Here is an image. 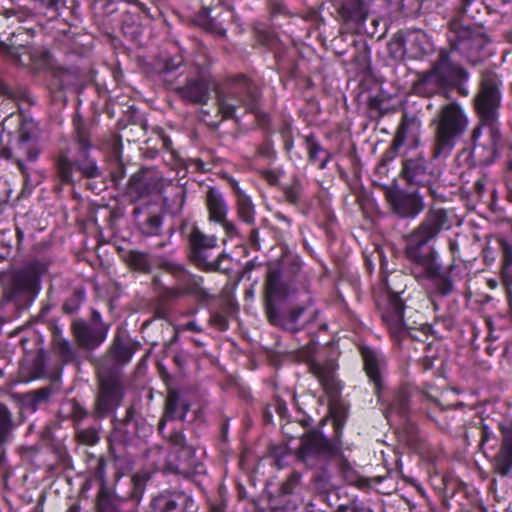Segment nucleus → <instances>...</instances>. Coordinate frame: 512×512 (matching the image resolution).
<instances>
[{"mask_svg":"<svg viewBox=\"0 0 512 512\" xmlns=\"http://www.w3.org/2000/svg\"><path fill=\"white\" fill-rule=\"evenodd\" d=\"M449 217L443 208H431L424 219L406 236L404 254L409 263V270L418 281L432 279L440 270L438 253L427 244L437 238L444 229H449Z\"/></svg>","mask_w":512,"mask_h":512,"instance_id":"f257e3e1","label":"nucleus"},{"mask_svg":"<svg viewBox=\"0 0 512 512\" xmlns=\"http://www.w3.org/2000/svg\"><path fill=\"white\" fill-rule=\"evenodd\" d=\"M215 92L218 111L223 119L233 118L240 108L247 112H254L257 108V86L243 75L230 79Z\"/></svg>","mask_w":512,"mask_h":512,"instance_id":"f03ea898","label":"nucleus"},{"mask_svg":"<svg viewBox=\"0 0 512 512\" xmlns=\"http://www.w3.org/2000/svg\"><path fill=\"white\" fill-rule=\"evenodd\" d=\"M75 144L77 145V157L75 163L71 162L68 155L62 153L56 162L57 175L63 183H73V169H76L85 178H98L101 171L94 159L89 155L91 143L89 135L82 123L75 120Z\"/></svg>","mask_w":512,"mask_h":512,"instance_id":"7ed1b4c3","label":"nucleus"},{"mask_svg":"<svg viewBox=\"0 0 512 512\" xmlns=\"http://www.w3.org/2000/svg\"><path fill=\"white\" fill-rule=\"evenodd\" d=\"M468 123L467 115L460 105L449 103L443 106L436 129L433 157L448 156L455 146L456 138L466 131Z\"/></svg>","mask_w":512,"mask_h":512,"instance_id":"20e7f679","label":"nucleus"},{"mask_svg":"<svg viewBox=\"0 0 512 512\" xmlns=\"http://www.w3.org/2000/svg\"><path fill=\"white\" fill-rule=\"evenodd\" d=\"M502 76L493 69L481 72L478 91L473 99L479 122L499 123L502 102Z\"/></svg>","mask_w":512,"mask_h":512,"instance_id":"39448f33","label":"nucleus"},{"mask_svg":"<svg viewBox=\"0 0 512 512\" xmlns=\"http://www.w3.org/2000/svg\"><path fill=\"white\" fill-rule=\"evenodd\" d=\"M469 73L460 65L455 64L450 59V54L440 51L432 68L421 75L416 85L418 92L433 94L437 89L454 85L458 82L467 81Z\"/></svg>","mask_w":512,"mask_h":512,"instance_id":"423d86ee","label":"nucleus"},{"mask_svg":"<svg viewBox=\"0 0 512 512\" xmlns=\"http://www.w3.org/2000/svg\"><path fill=\"white\" fill-rule=\"evenodd\" d=\"M401 275H396L392 279L386 280L388 290L387 303L381 311L382 320L387 327L393 340L400 344L407 337H413L411 328L403 321L404 300L401 295L405 292V285L397 286V282L402 280Z\"/></svg>","mask_w":512,"mask_h":512,"instance_id":"0eeeda50","label":"nucleus"},{"mask_svg":"<svg viewBox=\"0 0 512 512\" xmlns=\"http://www.w3.org/2000/svg\"><path fill=\"white\" fill-rule=\"evenodd\" d=\"M301 290L304 296L301 305L292 306L287 312H281L277 307L270 306L268 308V315L266 316L271 325L296 333L316 317L313 299L309 293L308 281L301 283Z\"/></svg>","mask_w":512,"mask_h":512,"instance_id":"6e6552de","label":"nucleus"},{"mask_svg":"<svg viewBox=\"0 0 512 512\" xmlns=\"http://www.w3.org/2000/svg\"><path fill=\"white\" fill-rule=\"evenodd\" d=\"M448 39L452 50L460 52L472 65H477L484 59L483 50L487 39L479 31L472 30L459 22H452Z\"/></svg>","mask_w":512,"mask_h":512,"instance_id":"1a4fd4ad","label":"nucleus"},{"mask_svg":"<svg viewBox=\"0 0 512 512\" xmlns=\"http://www.w3.org/2000/svg\"><path fill=\"white\" fill-rule=\"evenodd\" d=\"M502 135L500 123L479 122L472 134V156L481 165H489L498 156Z\"/></svg>","mask_w":512,"mask_h":512,"instance_id":"9d476101","label":"nucleus"},{"mask_svg":"<svg viewBox=\"0 0 512 512\" xmlns=\"http://www.w3.org/2000/svg\"><path fill=\"white\" fill-rule=\"evenodd\" d=\"M303 281H307L305 277L288 279L278 269L270 268L265 278L266 315H268V308L270 306L276 307V302L295 298L299 294L303 295L301 290V283Z\"/></svg>","mask_w":512,"mask_h":512,"instance_id":"9b49d317","label":"nucleus"},{"mask_svg":"<svg viewBox=\"0 0 512 512\" xmlns=\"http://www.w3.org/2000/svg\"><path fill=\"white\" fill-rule=\"evenodd\" d=\"M124 395L125 391L119 375L100 374L93 417L96 419H102L108 416L122 404Z\"/></svg>","mask_w":512,"mask_h":512,"instance_id":"f8f14e48","label":"nucleus"},{"mask_svg":"<svg viewBox=\"0 0 512 512\" xmlns=\"http://www.w3.org/2000/svg\"><path fill=\"white\" fill-rule=\"evenodd\" d=\"M191 258L197 266L204 270H217L219 261L224 255L220 254L216 259H211L212 251L217 247V238L206 235L197 227H194L189 236Z\"/></svg>","mask_w":512,"mask_h":512,"instance_id":"ddd939ff","label":"nucleus"},{"mask_svg":"<svg viewBox=\"0 0 512 512\" xmlns=\"http://www.w3.org/2000/svg\"><path fill=\"white\" fill-rule=\"evenodd\" d=\"M335 452L336 447L324 435L313 431L302 437L297 457L307 466H314L316 460Z\"/></svg>","mask_w":512,"mask_h":512,"instance_id":"4468645a","label":"nucleus"},{"mask_svg":"<svg viewBox=\"0 0 512 512\" xmlns=\"http://www.w3.org/2000/svg\"><path fill=\"white\" fill-rule=\"evenodd\" d=\"M171 448H157L151 450V454L158 456V469H166L179 472L182 465V457L189 456L191 449L185 445V438L181 432H175L170 436Z\"/></svg>","mask_w":512,"mask_h":512,"instance_id":"2eb2a0df","label":"nucleus"},{"mask_svg":"<svg viewBox=\"0 0 512 512\" xmlns=\"http://www.w3.org/2000/svg\"><path fill=\"white\" fill-rule=\"evenodd\" d=\"M386 199L393 212L402 218H415L424 209L422 196L418 192L388 189Z\"/></svg>","mask_w":512,"mask_h":512,"instance_id":"dca6fc26","label":"nucleus"},{"mask_svg":"<svg viewBox=\"0 0 512 512\" xmlns=\"http://www.w3.org/2000/svg\"><path fill=\"white\" fill-rule=\"evenodd\" d=\"M41 266L31 263L14 271L10 276L9 289L12 295L20 293L36 294L40 290Z\"/></svg>","mask_w":512,"mask_h":512,"instance_id":"f3484780","label":"nucleus"},{"mask_svg":"<svg viewBox=\"0 0 512 512\" xmlns=\"http://www.w3.org/2000/svg\"><path fill=\"white\" fill-rule=\"evenodd\" d=\"M72 330L81 347L94 349L105 341L109 331V326H93L84 321H75L72 324Z\"/></svg>","mask_w":512,"mask_h":512,"instance_id":"a211bd4d","label":"nucleus"},{"mask_svg":"<svg viewBox=\"0 0 512 512\" xmlns=\"http://www.w3.org/2000/svg\"><path fill=\"white\" fill-rule=\"evenodd\" d=\"M133 218L145 235H157L162 225V217L158 205L145 203L133 210Z\"/></svg>","mask_w":512,"mask_h":512,"instance_id":"6ab92c4d","label":"nucleus"},{"mask_svg":"<svg viewBox=\"0 0 512 512\" xmlns=\"http://www.w3.org/2000/svg\"><path fill=\"white\" fill-rule=\"evenodd\" d=\"M212 82L207 77L189 79L185 85L177 87L176 92L187 103L206 104L210 98Z\"/></svg>","mask_w":512,"mask_h":512,"instance_id":"aec40b11","label":"nucleus"},{"mask_svg":"<svg viewBox=\"0 0 512 512\" xmlns=\"http://www.w3.org/2000/svg\"><path fill=\"white\" fill-rule=\"evenodd\" d=\"M309 369L327 394L331 396L338 394L340 387L336 378L337 365L334 361L311 362Z\"/></svg>","mask_w":512,"mask_h":512,"instance_id":"412c9836","label":"nucleus"},{"mask_svg":"<svg viewBox=\"0 0 512 512\" xmlns=\"http://www.w3.org/2000/svg\"><path fill=\"white\" fill-rule=\"evenodd\" d=\"M405 51L413 59H422L433 52V45L424 31L410 30L406 35Z\"/></svg>","mask_w":512,"mask_h":512,"instance_id":"4be33fe9","label":"nucleus"},{"mask_svg":"<svg viewBox=\"0 0 512 512\" xmlns=\"http://www.w3.org/2000/svg\"><path fill=\"white\" fill-rule=\"evenodd\" d=\"M362 357L365 372L370 382L374 384L376 392H379L382 388V373L385 369L384 359L370 348H362Z\"/></svg>","mask_w":512,"mask_h":512,"instance_id":"5701e85b","label":"nucleus"},{"mask_svg":"<svg viewBox=\"0 0 512 512\" xmlns=\"http://www.w3.org/2000/svg\"><path fill=\"white\" fill-rule=\"evenodd\" d=\"M164 268L176 278V284L185 295L198 293L201 279L186 271L181 265L166 262Z\"/></svg>","mask_w":512,"mask_h":512,"instance_id":"b1692460","label":"nucleus"},{"mask_svg":"<svg viewBox=\"0 0 512 512\" xmlns=\"http://www.w3.org/2000/svg\"><path fill=\"white\" fill-rule=\"evenodd\" d=\"M402 174L411 184L425 185L429 182L426 160L421 156L405 160Z\"/></svg>","mask_w":512,"mask_h":512,"instance_id":"393cba45","label":"nucleus"},{"mask_svg":"<svg viewBox=\"0 0 512 512\" xmlns=\"http://www.w3.org/2000/svg\"><path fill=\"white\" fill-rule=\"evenodd\" d=\"M205 204L212 222H223L227 217L228 207L223 194L215 187H209L206 192Z\"/></svg>","mask_w":512,"mask_h":512,"instance_id":"a878e982","label":"nucleus"},{"mask_svg":"<svg viewBox=\"0 0 512 512\" xmlns=\"http://www.w3.org/2000/svg\"><path fill=\"white\" fill-rule=\"evenodd\" d=\"M135 350V345L126 332L117 331L110 348L114 360L119 364H126L131 360Z\"/></svg>","mask_w":512,"mask_h":512,"instance_id":"bb28decb","label":"nucleus"},{"mask_svg":"<svg viewBox=\"0 0 512 512\" xmlns=\"http://www.w3.org/2000/svg\"><path fill=\"white\" fill-rule=\"evenodd\" d=\"M493 469L501 476L512 470V433H505L499 452L493 460Z\"/></svg>","mask_w":512,"mask_h":512,"instance_id":"cd10ccee","label":"nucleus"},{"mask_svg":"<svg viewBox=\"0 0 512 512\" xmlns=\"http://www.w3.org/2000/svg\"><path fill=\"white\" fill-rule=\"evenodd\" d=\"M340 12L346 20L363 23L368 16L369 8L364 0H346Z\"/></svg>","mask_w":512,"mask_h":512,"instance_id":"c85d7f7f","label":"nucleus"},{"mask_svg":"<svg viewBox=\"0 0 512 512\" xmlns=\"http://www.w3.org/2000/svg\"><path fill=\"white\" fill-rule=\"evenodd\" d=\"M304 142L309 160L312 163H318L319 169H324L329 161V153L322 148L313 134L305 136Z\"/></svg>","mask_w":512,"mask_h":512,"instance_id":"c756f323","label":"nucleus"},{"mask_svg":"<svg viewBox=\"0 0 512 512\" xmlns=\"http://www.w3.org/2000/svg\"><path fill=\"white\" fill-rule=\"evenodd\" d=\"M238 217L245 223L252 224L255 220V208L251 198L246 194H240L237 199Z\"/></svg>","mask_w":512,"mask_h":512,"instance_id":"7c9ffc66","label":"nucleus"},{"mask_svg":"<svg viewBox=\"0 0 512 512\" xmlns=\"http://www.w3.org/2000/svg\"><path fill=\"white\" fill-rule=\"evenodd\" d=\"M61 412L75 423L81 422L88 416V411L75 399H69L61 406Z\"/></svg>","mask_w":512,"mask_h":512,"instance_id":"2f4dec72","label":"nucleus"},{"mask_svg":"<svg viewBox=\"0 0 512 512\" xmlns=\"http://www.w3.org/2000/svg\"><path fill=\"white\" fill-rule=\"evenodd\" d=\"M127 262L130 267L143 273H149L152 268L149 255L140 251H130L127 255Z\"/></svg>","mask_w":512,"mask_h":512,"instance_id":"473e14b6","label":"nucleus"},{"mask_svg":"<svg viewBox=\"0 0 512 512\" xmlns=\"http://www.w3.org/2000/svg\"><path fill=\"white\" fill-rule=\"evenodd\" d=\"M187 408L184 405H180L176 394H169L166 400V412L165 419H180L185 418Z\"/></svg>","mask_w":512,"mask_h":512,"instance_id":"72a5a7b5","label":"nucleus"},{"mask_svg":"<svg viewBox=\"0 0 512 512\" xmlns=\"http://www.w3.org/2000/svg\"><path fill=\"white\" fill-rule=\"evenodd\" d=\"M30 68L31 70L38 72L49 67L50 65V54L48 51L37 48L33 49L30 54Z\"/></svg>","mask_w":512,"mask_h":512,"instance_id":"f704fd0d","label":"nucleus"},{"mask_svg":"<svg viewBox=\"0 0 512 512\" xmlns=\"http://www.w3.org/2000/svg\"><path fill=\"white\" fill-rule=\"evenodd\" d=\"M37 142V129L32 121H23L18 130L16 146Z\"/></svg>","mask_w":512,"mask_h":512,"instance_id":"c9c22d12","label":"nucleus"},{"mask_svg":"<svg viewBox=\"0 0 512 512\" xmlns=\"http://www.w3.org/2000/svg\"><path fill=\"white\" fill-rule=\"evenodd\" d=\"M409 408V398L405 391H399L390 406L388 407V414H398L404 416Z\"/></svg>","mask_w":512,"mask_h":512,"instance_id":"e433bc0d","label":"nucleus"},{"mask_svg":"<svg viewBox=\"0 0 512 512\" xmlns=\"http://www.w3.org/2000/svg\"><path fill=\"white\" fill-rule=\"evenodd\" d=\"M302 489L301 474L293 472L281 485V495H294Z\"/></svg>","mask_w":512,"mask_h":512,"instance_id":"4c0bfd02","label":"nucleus"},{"mask_svg":"<svg viewBox=\"0 0 512 512\" xmlns=\"http://www.w3.org/2000/svg\"><path fill=\"white\" fill-rule=\"evenodd\" d=\"M330 479L331 476L326 469L317 471L312 479L313 489L318 493L327 492L331 487Z\"/></svg>","mask_w":512,"mask_h":512,"instance_id":"58836bf2","label":"nucleus"},{"mask_svg":"<svg viewBox=\"0 0 512 512\" xmlns=\"http://www.w3.org/2000/svg\"><path fill=\"white\" fill-rule=\"evenodd\" d=\"M41 152L37 142L16 146V153L28 161H36Z\"/></svg>","mask_w":512,"mask_h":512,"instance_id":"ea45409f","label":"nucleus"},{"mask_svg":"<svg viewBox=\"0 0 512 512\" xmlns=\"http://www.w3.org/2000/svg\"><path fill=\"white\" fill-rule=\"evenodd\" d=\"M53 343L58 353L64 360L68 361L73 358V350L70 342L67 339H64L60 335L55 334Z\"/></svg>","mask_w":512,"mask_h":512,"instance_id":"a19ab883","label":"nucleus"},{"mask_svg":"<svg viewBox=\"0 0 512 512\" xmlns=\"http://www.w3.org/2000/svg\"><path fill=\"white\" fill-rule=\"evenodd\" d=\"M431 280L435 281L437 291L441 295L446 296L453 291V282L448 275L440 274V271H439L437 276H435Z\"/></svg>","mask_w":512,"mask_h":512,"instance_id":"79ce46f5","label":"nucleus"},{"mask_svg":"<svg viewBox=\"0 0 512 512\" xmlns=\"http://www.w3.org/2000/svg\"><path fill=\"white\" fill-rule=\"evenodd\" d=\"M12 427V416L8 408L0 404V441L4 439L6 434Z\"/></svg>","mask_w":512,"mask_h":512,"instance_id":"37998d69","label":"nucleus"},{"mask_svg":"<svg viewBox=\"0 0 512 512\" xmlns=\"http://www.w3.org/2000/svg\"><path fill=\"white\" fill-rule=\"evenodd\" d=\"M129 193L136 194L139 197L148 193L147 185L143 177L134 175L129 182Z\"/></svg>","mask_w":512,"mask_h":512,"instance_id":"c03bdc74","label":"nucleus"},{"mask_svg":"<svg viewBox=\"0 0 512 512\" xmlns=\"http://www.w3.org/2000/svg\"><path fill=\"white\" fill-rule=\"evenodd\" d=\"M78 439L87 445H94L98 442L99 436L95 428L77 430Z\"/></svg>","mask_w":512,"mask_h":512,"instance_id":"a18cd8bd","label":"nucleus"},{"mask_svg":"<svg viewBox=\"0 0 512 512\" xmlns=\"http://www.w3.org/2000/svg\"><path fill=\"white\" fill-rule=\"evenodd\" d=\"M287 201L291 204H297L302 198V187L298 183L288 186L284 190Z\"/></svg>","mask_w":512,"mask_h":512,"instance_id":"49530a36","label":"nucleus"},{"mask_svg":"<svg viewBox=\"0 0 512 512\" xmlns=\"http://www.w3.org/2000/svg\"><path fill=\"white\" fill-rule=\"evenodd\" d=\"M408 130V124L405 122H402L400 126L397 129V132L395 134V137L393 139L391 149L394 151H397L405 142L406 140V134Z\"/></svg>","mask_w":512,"mask_h":512,"instance_id":"de8ad7c7","label":"nucleus"},{"mask_svg":"<svg viewBox=\"0 0 512 512\" xmlns=\"http://www.w3.org/2000/svg\"><path fill=\"white\" fill-rule=\"evenodd\" d=\"M499 244L503 251V265L504 267L512 266V245L504 239L499 241Z\"/></svg>","mask_w":512,"mask_h":512,"instance_id":"09e8293b","label":"nucleus"},{"mask_svg":"<svg viewBox=\"0 0 512 512\" xmlns=\"http://www.w3.org/2000/svg\"><path fill=\"white\" fill-rule=\"evenodd\" d=\"M84 296L82 293H75L69 300H67L63 306V309L67 313H73L79 307Z\"/></svg>","mask_w":512,"mask_h":512,"instance_id":"8fccbe9b","label":"nucleus"},{"mask_svg":"<svg viewBox=\"0 0 512 512\" xmlns=\"http://www.w3.org/2000/svg\"><path fill=\"white\" fill-rule=\"evenodd\" d=\"M98 512H119L109 497L99 494Z\"/></svg>","mask_w":512,"mask_h":512,"instance_id":"3c124183","label":"nucleus"},{"mask_svg":"<svg viewBox=\"0 0 512 512\" xmlns=\"http://www.w3.org/2000/svg\"><path fill=\"white\" fill-rule=\"evenodd\" d=\"M185 294L183 293V291L181 290V288L178 287V285L176 284L175 287H172V288H165L164 291H163V298L166 299V300H172V299H176V298H179L181 296H184Z\"/></svg>","mask_w":512,"mask_h":512,"instance_id":"603ef678","label":"nucleus"},{"mask_svg":"<svg viewBox=\"0 0 512 512\" xmlns=\"http://www.w3.org/2000/svg\"><path fill=\"white\" fill-rule=\"evenodd\" d=\"M51 396V390L49 388H42L33 392L34 403H42L49 399Z\"/></svg>","mask_w":512,"mask_h":512,"instance_id":"864d4df0","label":"nucleus"},{"mask_svg":"<svg viewBox=\"0 0 512 512\" xmlns=\"http://www.w3.org/2000/svg\"><path fill=\"white\" fill-rule=\"evenodd\" d=\"M182 62H183V59L181 56L171 57L165 62L164 70L166 72L175 71L182 65Z\"/></svg>","mask_w":512,"mask_h":512,"instance_id":"5fc2aeb1","label":"nucleus"},{"mask_svg":"<svg viewBox=\"0 0 512 512\" xmlns=\"http://www.w3.org/2000/svg\"><path fill=\"white\" fill-rule=\"evenodd\" d=\"M147 479L146 474H135L133 476L132 481L135 487V493L141 494L143 492Z\"/></svg>","mask_w":512,"mask_h":512,"instance_id":"6e6d98bb","label":"nucleus"},{"mask_svg":"<svg viewBox=\"0 0 512 512\" xmlns=\"http://www.w3.org/2000/svg\"><path fill=\"white\" fill-rule=\"evenodd\" d=\"M211 323L218 327L220 330H226L228 328V322L226 318L221 314H213L210 318Z\"/></svg>","mask_w":512,"mask_h":512,"instance_id":"4d7b16f0","label":"nucleus"},{"mask_svg":"<svg viewBox=\"0 0 512 512\" xmlns=\"http://www.w3.org/2000/svg\"><path fill=\"white\" fill-rule=\"evenodd\" d=\"M336 512H372V510L365 506H357V505H350V506H344L341 505L338 507Z\"/></svg>","mask_w":512,"mask_h":512,"instance_id":"13d9d810","label":"nucleus"},{"mask_svg":"<svg viewBox=\"0 0 512 512\" xmlns=\"http://www.w3.org/2000/svg\"><path fill=\"white\" fill-rule=\"evenodd\" d=\"M222 225L223 229L225 230L226 234L230 237H233L237 235V229L233 222H230L227 220V217L224 218L223 222H218Z\"/></svg>","mask_w":512,"mask_h":512,"instance_id":"bf43d9fd","label":"nucleus"},{"mask_svg":"<svg viewBox=\"0 0 512 512\" xmlns=\"http://www.w3.org/2000/svg\"><path fill=\"white\" fill-rule=\"evenodd\" d=\"M182 330L193 331L196 333L202 332V328L197 325L194 321L187 322L181 326Z\"/></svg>","mask_w":512,"mask_h":512,"instance_id":"052dcab7","label":"nucleus"},{"mask_svg":"<svg viewBox=\"0 0 512 512\" xmlns=\"http://www.w3.org/2000/svg\"><path fill=\"white\" fill-rule=\"evenodd\" d=\"M0 94L8 96V97L13 96V91H12L11 87L1 79H0Z\"/></svg>","mask_w":512,"mask_h":512,"instance_id":"680f3d73","label":"nucleus"},{"mask_svg":"<svg viewBox=\"0 0 512 512\" xmlns=\"http://www.w3.org/2000/svg\"><path fill=\"white\" fill-rule=\"evenodd\" d=\"M93 326H100V325H106L103 321H102V317H101V314L94 310L92 312V324Z\"/></svg>","mask_w":512,"mask_h":512,"instance_id":"e2e57ef3","label":"nucleus"},{"mask_svg":"<svg viewBox=\"0 0 512 512\" xmlns=\"http://www.w3.org/2000/svg\"><path fill=\"white\" fill-rule=\"evenodd\" d=\"M249 239H250L251 243L253 244V246L259 248V233H258V230L253 229L250 232Z\"/></svg>","mask_w":512,"mask_h":512,"instance_id":"0e129e2a","label":"nucleus"},{"mask_svg":"<svg viewBox=\"0 0 512 512\" xmlns=\"http://www.w3.org/2000/svg\"><path fill=\"white\" fill-rule=\"evenodd\" d=\"M231 186L236 194V198L238 199L240 194H245V192L240 188L238 181L231 180Z\"/></svg>","mask_w":512,"mask_h":512,"instance_id":"69168bd1","label":"nucleus"},{"mask_svg":"<svg viewBox=\"0 0 512 512\" xmlns=\"http://www.w3.org/2000/svg\"><path fill=\"white\" fill-rule=\"evenodd\" d=\"M164 506L166 511H172L176 508V502L173 500H166Z\"/></svg>","mask_w":512,"mask_h":512,"instance_id":"338daca9","label":"nucleus"},{"mask_svg":"<svg viewBox=\"0 0 512 512\" xmlns=\"http://www.w3.org/2000/svg\"><path fill=\"white\" fill-rule=\"evenodd\" d=\"M276 410L279 413V415L284 416L285 413H286L287 408H286V405L284 403H280L279 402V403H277Z\"/></svg>","mask_w":512,"mask_h":512,"instance_id":"774afa93","label":"nucleus"}]
</instances>
